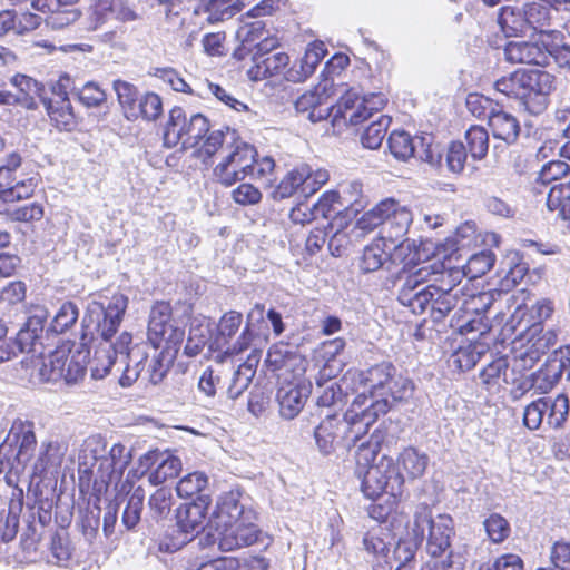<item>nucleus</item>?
<instances>
[{
	"instance_id": "obj_54",
	"label": "nucleus",
	"mask_w": 570,
	"mask_h": 570,
	"mask_svg": "<svg viewBox=\"0 0 570 570\" xmlns=\"http://www.w3.org/2000/svg\"><path fill=\"white\" fill-rule=\"evenodd\" d=\"M485 353V347L482 344H469L468 346L460 347L454 354V363L462 371L473 368Z\"/></svg>"
},
{
	"instance_id": "obj_23",
	"label": "nucleus",
	"mask_w": 570,
	"mask_h": 570,
	"mask_svg": "<svg viewBox=\"0 0 570 570\" xmlns=\"http://www.w3.org/2000/svg\"><path fill=\"white\" fill-rule=\"evenodd\" d=\"M65 453L66 448L59 442L41 443L32 465V476L42 478L48 472H56L61 466Z\"/></svg>"
},
{
	"instance_id": "obj_20",
	"label": "nucleus",
	"mask_w": 570,
	"mask_h": 570,
	"mask_svg": "<svg viewBox=\"0 0 570 570\" xmlns=\"http://www.w3.org/2000/svg\"><path fill=\"white\" fill-rule=\"evenodd\" d=\"M505 59L512 63L546 66L549 55L541 46L527 41H510L504 48Z\"/></svg>"
},
{
	"instance_id": "obj_56",
	"label": "nucleus",
	"mask_w": 570,
	"mask_h": 570,
	"mask_svg": "<svg viewBox=\"0 0 570 570\" xmlns=\"http://www.w3.org/2000/svg\"><path fill=\"white\" fill-rule=\"evenodd\" d=\"M173 357L174 356L166 350H163L153 356L147 370L149 382L158 384L163 381L170 368Z\"/></svg>"
},
{
	"instance_id": "obj_34",
	"label": "nucleus",
	"mask_w": 570,
	"mask_h": 570,
	"mask_svg": "<svg viewBox=\"0 0 570 570\" xmlns=\"http://www.w3.org/2000/svg\"><path fill=\"white\" fill-rule=\"evenodd\" d=\"M452 278L448 282V287L436 286L433 292V298L429 303L431 305L432 314L435 318H442L449 314L459 303V292L455 285L452 284Z\"/></svg>"
},
{
	"instance_id": "obj_55",
	"label": "nucleus",
	"mask_w": 570,
	"mask_h": 570,
	"mask_svg": "<svg viewBox=\"0 0 570 570\" xmlns=\"http://www.w3.org/2000/svg\"><path fill=\"white\" fill-rule=\"evenodd\" d=\"M78 316L77 306L72 302H65L52 320L51 330L56 333H63L77 322Z\"/></svg>"
},
{
	"instance_id": "obj_35",
	"label": "nucleus",
	"mask_w": 570,
	"mask_h": 570,
	"mask_svg": "<svg viewBox=\"0 0 570 570\" xmlns=\"http://www.w3.org/2000/svg\"><path fill=\"white\" fill-rule=\"evenodd\" d=\"M48 115L55 126L60 130H71L76 125L72 106L67 97L49 100L47 106Z\"/></svg>"
},
{
	"instance_id": "obj_13",
	"label": "nucleus",
	"mask_w": 570,
	"mask_h": 570,
	"mask_svg": "<svg viewBox=\"0 0 570 570\" xmlns=\"http://www.w3.org/2000/svg\"><path fill=\"white\" fill-rule=\"evenodd\" d=\"M569 413V399L564 394L552 397H539L525 406L523 413V424L529 430H538L543 423L552 429H559L563 425Z\"/></svg>"
},
{
	"instance_id": "obj_63",
	"label": "nucleus",
	"mask_w": 570,
	"mask_h": 570,
	"mask_svg": "<svg viewBox=\"0 0 570 570\" xmlns=\"http://www.w3.org/2000/svg\"><path fill=\"white\" fill-rule=\"evenodd\" d=\"M232 196L242 206L256 205L262 199V193L252 184H240L232 191Z\"/></svg>"
},
{
	"instance_id": "obj_43",
	"label": "nucleus",
	"mask_w": 570,
	"mask_h": 570,
	"mask_svg": "<svg viewBox=\"0 0 570 570\" xmlns=\"http://www.w3.org/2000/svg\"><path fill=\"white\" fill-rule=\"evenodd\" d=\"M337 90L341 96L337 104L333 105V121L340 124L341 120H356L353 109L360 100V92L356 89H345L344 86Z\"/></svg>"
},
{
	"instance_id": "obj_19",
	"label": "nucleus",
	"mask_w": 570,
	"mask_h": 570,
	"mask_svg": "<svg viewBox=\"0 0 570 570\" xmlns=\"http://www.w3.org/2000/svg\"><path fill=\"white\" fill-rule=\"evenodd\" d=\"M131 460L132 454L130 450L121 443L114 444L109 451V456L100 464L101 482L107 485L115 483V487L117 488L118 482L121 480V476Z\"/></svg>"
},
{
	"instance_id": "obj_11",
	"label": "nucleus",
	"mask_w": 570,
	"mask_h": 570,
	"mask_svg": "<svg viewBox=\"0 0 570 570\" xmlns=\"http://www.w3.org/2000/svg\"><path fill=\"white\" fill-rule=\"evenodd\" d=\"M440 267L441 265L436 263H425L416 271L411 272L400 288V303L410 307L414 314L423 313L433 298V289L436 286L428 285L422 287V284L429 282L432 275L438 274Z\"/></svg>"
},
{
	"instance_id": "obj_48",
	"label": "nucleus",
	"mask_w": 570,
	"mask_h": 570,
	"mask_svg": "<svg viewBox=\"0 0 570 570\" xmlns=\"http://www.w3.org/2000/svg\"><path fill=\"white\" fill-rule=\"evenodd\" d=\"M65 348H59L43 357L39 366V377L41 381H57L62 379Z\"/></svg>"
},
{
	"instance_id": "obj_1",
	"label": "nucleus",
	"mask_w": 570,
	"mask_h": 570,
	"mask_svg": "<svg viewBox=\"0 0 570 570\" xmlns=\"http://www.w3.org/2000/svg\"><path fill=\"white\" fill-rule=\"evenodd\" d=\"M129 299L126 295L116 293L109 302L92 301L88 304L83 322L87 327L94 326L101 342L95 350L94 357L90 361L91 376L96 380L106 377L112 366L118 363L125 365L119 377V384L124 387L131 386L137 381L141 371V362L146 358L145 352L140 347H130L132 335L129 332L120 333L115 341L112 337L117 333Z\"/></svg>"
},
{
	"instance_id": "obj_47",
	"label": "nucleus",
	"mask_w": 570,
	"mask_h": 570,
	"mask_svg": "<svg viewBox=\"0 0 570 570\" xmlns=\"http://www.w3.org/2000/svg\"><path fill=\"white\" fill-rule=\"evenodd\" d=\"M387 145L391 154L399 160H407L415 151L414 140L404 130L392 131Z\"/></svg>"
},
{
	"instance_id": "obj_40",
	"label": "nucleus",
	"mask_w": 570,
	"mask_h": 570,
	"mask_svg": "<svg viewBox=\"0 0 570 570\" xmlns=\"http://www.w3.org/2000/svg\"><path fill=\"white\" fill-rule=\"evenodd\" d=\"M63 366H62V379L67 383H76L78 380L82 379L86 374L87 368V353L83 351H75L71 352L69 350H65L63 357Z\"/></svg>"
},
{
	"instance_id": "obj_46",
	"label": "nucleus",
	"mask_w": 570,
	"mask_h": 570,
	"mask_svg": "<svg viewBox=\"0 0 570 570\" xmlns=\"http://www.w3.org/2000/svg\"><path fill=\"white\" fill-rule=\"evenodd\" d=\"M390 125L391 117L381 115L362 134V145L368 149H377L382 145Z\"/></svg>"
},
{
	"instance_id": "obj_10",
	"label": "nucleus",
	"mask_w": 570,
	"mask_h": 570,
	"mask_svg": "<svg viewBox=\"0 0 570 570\" xmlns=\"http://www.w3.org/2000/svg\"><path fill=\"white\" fill-rule=\"evenodd\" d=\"M404 476L399 472L391 458L382 456L371 465L362 479V492L368 499H376L383 493L397 498L403 492Z\"/></svg>"
},
{
	"instance_id": "obj_24",
	"label": "nucleus",
	"mask_w": 570,
	"mask_h": 570,
	"mask_svg": "<svg viewBox=\"0 0 570 570\" xmlns=\"http://www.w3.org/2000/svg\"><path fill=\"white\" fill-rule=\"evenodd\" d=\"M395 371L396 368L391 363L384 362L372 366L366 372L360 373V381L364 387L362 393L365 394L368 391L373 400L380 399V392L386 390Z\"/></svg>"
},
{
	"instance_id": "obj_8",
	"label": "nucleus",
	"mask_w": 570,
	"mask_h": 570,
	"mask_svg": "<svg viewBox=\"0 0 570 570\" xmlns=\"http://www.w3.org/2000/svg\"><path fill=\"white\" fill-rule=\"evenodd\" d=\"M208 132L209 121L204 115L187 117L183 108L174 107L164 129V145L173 148L180 144L184 149L194 148Z\"/></svg>"
},
{
	"instance_id": "obj_18",
	"label": "nucleus",
	"mask_w": 570,
	"mask_h": 570,
	"mask_svg": "<svg viewBox=\"0 0 570 570\" xmlns=\"http://www.w3.org/2000/svg\"><path fill=\"white\" fill-rule=\"evenodd\" d=\"M312 385L305 382H294L282 384L276 394L279 405V414L286 420H293L303 410L305 402L311 394Z\"/></svg>"
},
{
	"instance_id": "obj_58",
	"label": "nucleus",
	"mask_w": 570,
	"mask_h": 570,
	"mask_svg": "<svg viewBox=\"0 0 570 570\" xmlns=\"http://www.w3.org/2000/svg\"><path fill=\"white\" fill-rule=\"evenodd\" d=\"M490 540L494 543L503 542L510 534L509 522L500 514L492 513L483 522Z\"/></svg>"
},
{
	"instance_id": "obj_21",
	"label": "nucleus",
	"mask_w": 570,
	"mask_h": 570,
	"mask_svg": "<svg viewBox=\"0 0 570 570\" xmlns=\"http://www.w3.org/2000/svg\"><path fill=\"white\" fill-rule=\"evenodd\" d=\"M31 7L43 14H46V24L53 29L60 30L77 22L81 17V11L75 7L57 6V8L49 7L46 0H32Z\"/></svg>"
},
{
	"instance_id": "obj_25",
	"label": "nucleus",
	"mask_w": 570,
	"mask_h": 570,
	"mask_svg": "<svg viewBox=\"0 0 570 570\" xmlns=\"http://www.w3.org/2000/svg\"><path fill=\"white\" fill-rule=\"evenodd\" d=\"M259 360V351L254 350L247 356L246 361L238 365L227 390V394L232 400L238 399L248 389L253 377L255 376Z\"/></svg>"
},
{
	"instance_id": "obj_38",
	"label": "nucleus",
	"mask_w": 570,
	"mask_h": 570,
	"mask_svg": "<svg viewBox=\"0 0 570 570\" xmlns=\"http://www.w3.org/2000/svg\"><path fill=\"white\" fill-rule=\"evenodd\" d=\"M264 313L265 308L262 304H256L247 314V323L244 327L240 335L237 337V340L234 342L233 345L228 346L226 350V354H239L247 348L250 347L253 340H254V333L250 328L254 321L261 322L264 320Z\"/></svg>"
},
{
	"instance_id": "obj_42",
	"label": "nucleus",
	"mask_w": 570,
	"mask_h": 570,
	"mask_svg": "<svg viewBox=\"0 0 570 570\" xmlns=\"http://www.w3.org/2000/svg\"><path fill=\"white\" fill-rule=\"evenodd\" d=\"M538 1L539 2L531 1L524 4L523 10L530 32L539 31L543 33L544 28L549 26L551 19L550 12L553 9L546 2Z\"/></svg>"
},
{
	"instance_id": "obj_49",
	"label": "nucleus",
	"mask_w": 570,
	"mask_h": 570,
	"mask_svg": "<svg viewBox=\"0 0 570 570\" xmlns=\"http://www.w3.org/2000/svg\"><path fill=\"white\" fill-rule=\"evenodd\" d=\"M145 491L138 487L129 497L127 505L122 513V524L128 529H134L140 521V514L144 507Z\"/></svg>"
},
{
	"instance_id": "obj_44",
	"label": "nucleus",
	"mask_w": 570,
	"mask_h": 570,
	"mask_svg": "<svg viewBox=\"0 0 570 570\" xmlns=\"http://www.w3.org/2000/svg\"><path fill=\"white\" fill-rule=\"evenodd\" d=\"M38 181L35 177L18 180L14 185L11 184L9 188L0 190V213L6 210V204L27 199L31 197Z\"/></svg>"
},
{
	"instance_id": "obj_29",
	"label": "nucleus",
	"mask_w": 570,
	"mask_h": 570,
	"mask_svg": "<svg viewBox=\"0 0 570 570\" xmlns=\"http://www.w3.org/2000/svg\"><path fill=\"white\" fill-rule=\"evenodd\" d=\"M46 320V312L41 311L40 314H35L28 318L24 326L18 332L16 342L13 344L21 353H30L35 351V346L43 331V322Z\"/></svg>"
},
{
	"instance_id": "obj_50",
	"label": "nucleus",
	"mask_w": 570,
	"mask_h": 570,
	"mask_svg": "<svg viewBox=\"0 0 570 570\" xmlns=\"http://www.w3.org/2000/svg\"><path fill=\"white\" fill-rule=\"evenodd\" d=\"M469 151L474 159L485 157L489 148L488 131L480 126H472L465 134Z\"/></svg>"
},
{
	"instance_id": "obj_53",
	"label": "nucleus",
	"mask_w": 570,
	"mask_h": 570,
	"mask_svg": "<svg viewBox=\"0 0 570 570\" xmlns=\"http://www.w3.org/2000/svg\"><path fill=\"white\" fill-rule=\"evenodd\" d=\"M148 504L154 519H165L171 511V491L166 488L157 489L150 497Z\"/></svg>"
},
{
	"instance_id": "obj_5",
	"label": "nucleus",
	"mask_w": 570,
	"mask_h": 570,
	"mask_svg": "<svg viewBox=\"0 0 570 570\" xmlns=\"http://www.w3.org/2000/svg\"><path fill=\"white\" fill-rule=\"evenodd\" d=\"M413 222L412 212L394 198H386L366 212L358 220L357 227L362 230H372L383 225L384 240L393 245L395 256L399 257L405 249H411L413 243L405 236Z\"/></svg>"
},
{
	"instance_id": "obj_33",
	"label": "nucleus",
	"mask_w": 570,
	"mask_h": 570,
	"mask_svg": "<svg viewBox=\"0 0 570 570\" xmlns=\"http://www.w3.org/2000/svg\"><path fill=\"white\" fill-rule=\"evenodd\" d=\"M499 24L508 37L527 36L530 33L523 8H502L499 14Z\"/></svg>"
},
{
	"instance_id": "obj_7",
	"label": "nucleus",
	"mask_w": 570,
	"mask_h": 570,
	"mask_svg": "<svg viewBox=\"0 0 570 570\" xmlns=\"http://www.w3.org/2000/svg\"><path fill=\"white\" fill-rule=\"evenodd\" d=\"M33 424L17 420L12 423L6 441L0 445V473H6L9 485L17 482L24 471L36 448Z\"/></svg>"
},
{
	"instance_id": "obj_12",
	"label": "nucleus",
	"mask_w": 570,
	"mask_h": 570,
	"mask_svg": "<svg viewBox=\"0 0 570 570\" xmlns=\"http://www.w3.org/2000/svg\"><path fill=\"white\" fill-rule=\"evenodd\" d=\"M148 340L157 350L161 343H166L167 350L179 345L185 336V331L173 318V309L168 302H156L149 313Z\"/></svg>"
},
{
	"instance_id": "obj_28",
	"label": "nucleus",
	"mask_w": 570,
	"mask_h": 570,
	"mask_svg": "<svg viewBox=\"0 0 570 570\" xmlns=\"http://www.w3.org/2000/svg\"><path fill=\"white\" fill-rule=\"evenodd\" d=\"M243 323V315L239 312L236 311H229L225 313L222 318L219 320L218 327H217V337H216V344L219 348H224L223 354H218L216 356V361L218 363H223L226 357L233 356L234 354H226V350L228 346L233 345L234 343H229L230 338L235 336V334L238 332L240 325Z\"/></svg>"
},
{
	"instance_id": "obj_14",
	"label": "nucleus",
	"mask_w": 570,
	"mask_h": 570,
	"mask_svg": "<svg viewBox=\"0 0 570 570\" xmlns=\"http://www.w3.org/2000/svg\"><path fill=\"white\" fill-rule=\"evenodd\" d=\"M522 105L532 115L542 114L549 105V96L556 89V78L540 69H523Z\"/></svg>"
},
{
	"instance_id": "obj_17",
	"label": "nucleus",
	"mask_w": 570,
	"mask_h": 570,
	"mask_svg": "<svg viewBox=\"0 0 570 570\" xmlns=\"http://www.w3.org/2000/svg\"><path fill=\"white\" fill-rule=\"evenodd\" d=\"M140 474H145L153 465L156 469L149 474L148 479L153 485L165 483L169 479L178 476L181 471V461L169 451L150 450L138 460Z\"/></svg>"
},
{
	"instance_id": "obj_41",
	"label": "nucleus",
	"mask_w": 570,
	"mask_h": 570,
	"mask_svg": "<svg viewBox=\"0 0 570 570\" xmlns=\"http://www.w3.org/2000/svg\"><path fill=\"white\" fill-rule=\"evenodd\" d=\"M338 421L335 416H326L315 429L314 438L318 450L323 454H330L334 450L337 436Z\"/></svg>"
},
{
	"instance_id": "obj_22",
	"label": "nucleus",
	"mask_w": 570,
	"mask_h": 570,
	"mask_svg": "<svg viewBox=\"0 0 570 570\" xmlns=\"http://www.w3.org/2000/svg\"><path fill=\"white\" fill-rule=\"evenodd\" d=\"M208 498L199 497L197 501L185 504L177 510V525L185 533L204 529L207 517Z\"/></svg>"
},
{
	"instance_id": "obj_6",
	"label": "nucleus",
	"mask_w": 570,
	"mask_h": 570,
	"mask_svg": "<svg viewBox=\"0 0 570 570\" xmlns=\"http://www.w3.org/2000/svg\"><path fill=\"white\" fill-rule=\"evenodd\" d=\"M525 312L519 306L511 316V328L520 330L519 336L512 342L514 366L520 371L531 370L551 347L557 336L552 331L543 333L540 324H524L522 318Z\"/></svg>"
},
{
	"instance_id": "obj_64",
	"label": "nucleus",
	"mask_w": 570,
	"mask_h": 570,
	"mask_svg": "<svg viewBox=\"0 0 570 570\" xmlns=\"http://www.w3.org/2000/svg\"><path fill=\"white\" fill-rule=\"evenodd\" d=\"M551 561L560 570H570V543L556 542L551 550Z\"/></svg>"
},
{
	"instance_id": "obj_37",
	"label": "nucleus",
	"mask_w": 570,
	"mask_h": 570,
	"mask_svg": "<svg viewBox=\"0 0 570 570\" xmlns=\"http://www.w3.org/2000/svg\"><path fill=\"white\" fill-rule=\"evenodd\" d=\"M341 206L345 207L348 214L356 215L366 206L363 195V185L357 180L344 183L340 186Z\"/></svg>"
},
{
	"instance_id": "obj_15",
	"label": "nucleus",
	"mask_w": 570,
	"mask_h": 570,
	"mask_svg": "<svg viewBox=\"0 0 570 570\" xmlns=\"http://www.w3.org/2000/svg\"><path fill=\"white\" fill-rule=\"evenodd\" d=\"M332 88L333 83L324 80L313 90L304 92L295 101L296 111L306 115L312 122L326 119L333 112Z\"/></svg>"
},
{
	"instance_id": "obj_45",
	"label": "nucleus",
	"mask_w": 570,
	"mask_h": 570,
	"mask_svg": "<svg viewBox=\"0 0 570 570\" xmlns=\"http://www.w3.org/2000/svg\"><path fill=\"white\" fill-rule=\"evenodd\" d=\"M305 171L301 166L288 171L272 193L274 199L291 197L299 187L304 194Z\"/></svg>"
},
{
	"instance_id": "obj_61",
	"label": "nucleus",
	"mask_w": 570,
	"mask_h": 570,
	"mask_svg": "<svg viewBox=\"0 0 570 570\" xmlns=\"http://www.w3.org/2000/svg\"><path fill=\"white\" fill-rule=\"evenodd\" d=\"M50 551L57 562L68 561L70 559L72 548L66 532H57L51 537Z\"/></svg>"
},
{
	"instance_id": "obj_57",
	"label": "nucleus",
	"mask_w": 570,
	"mask_h": 570,
	"mask_svg": "<svg viewBox=\"0 0 570 570\" xmlns=\"http://www.w3.org/2000/svg\"><path fill=\"white\" fill-rule=\"evenodd\" d=\"M258 72L264 77H273L279 75L289 63V57L285 52H276L266 57L261 62L254 56Z\"/></svg>"
},
{
	"instance_id": "obj_36",
	"label": "nucleus",
	"mask_w": 570,
	"mask_h": 570,
	"mask_svg": "<svg viewBox=\"0 0 570 570\" xmlns=\"http://www.w3.org/2000/svg\"><path fill=\"white\" fill-rule=\"evenodd\" d=\"M399 464L406 472L409 479L421 478L429 464V456L416 448H405L399 455Z\"/></svg>"
},
{
	"instance_id": "obj_16",
	"label": "nucleus",
	"mask_w": 570,
	"mask_h": 570,
	"mask_svg": "<svg viewBox=\"0 0 570 570\" xmlns=\"http://www.w3.org/2000/svg\"><path fill=\"white\" fill-rule=\"evenodd\" d=\"M500 296L501 292H482L464 298L462 308L466 320L461 325V331L464 333H487L490 330V324L484 317V314Z\"/></svg>"
},
{
	"instance_id": "obj_4",
	"label": "nucleus",
	"mask_w": 570,
	"mask_h": 570,
	"mask_svg": "<svg viewBox=\"0 0 570 570\" xmlns=\"http://www.w3.org/2000/svg\"><path fill=\"white\" fill-rule=\"evenodd\" d=\"M413 390V382L395 372L386 390L380 392V399L373 400V396L360 393L344 415L351 432L354 433L353 440L365 434L377 417L389 411V396L393 401H405L412 396Z\"/></svg>"
},
{
	"instance_id": "obj_32",
	"label": "nucleus",
	"mask_w": 570,
	"mask_h": 570,
	"mask_svg": "<svg viewBox=\"0 0 570 570\" xmlns=\"http://www.w3.org/2000/svg\"><path fill=\"white\" fill-rule=\"evenodd\" d=\"M325 52L326 51L322 42L309 45L299 61V70H288L286 78L294 82L304 81L315 71L316 67L324 58Z\"/></svg>"
},
{
	"instance_id": "obj_27",
	"label": "nucleus",
	"mask_w": 570,
	"mask_h": 570,
	"mask_svg": "<svg viewBox=\"0 0 570 570\" xmlns=\"http://www.w3.org/2000/svg\"><path fill=\"white\" fill-rule=\"evenodd\" d=\"M494 262L495 256L492 252L482 250L480 253L473 254L462 267V271L452 269L446 273V276L452 278V281L458 282H460V276H465L469 279H475L489 272L492 268Z\"/></svg>"
},
{
	"instance_id": "obj_2",
	"label": "nucleus",
	"mask_w": 570,
	"mask_h": 570,
	"mask_svg": "<svg viewBox=\"0 0 570 570\" xmlns=\"http://www.w3.org/2000/svg\"><path fill=\"white\" fill-rule=\"evenodd\" d=\"M209 524L217 532L218 548L226 552L254 544L261 534L252 522V512L245 511L234 494L219 499Z\"/></svg>"
},
{
	"instance_id": "obj_51",
	"label": "nucleus",
	"mask_w": 570,
	"mask_h": 570,
	"mask_svg": "<svg viewBox=\"0 0 570 570\" xmlns=\"http://www.w3.org/2000/svg\"><path fill=\"white\" fill-rule=\"evenodd\" d=\"M522 77L523 69H519L512 72L510 76L498 79L494 83V87L499 92L508 97L517 98L522 101L524 97V82L522 81Z\"/></svg>"
},
{
	"instance_id": "obj_62",
	"label": "nucleus",
	"mask_w": 570,
	"mask_h": 570,
	"mask_svg": "<svg viewBox=\"0 0 570 570\" xmlns=\"http://www.w3.org/2000/svg\"><path fill=\"white\" fill-rule=\"evenodd\" d=\"M291 353L292 350L286 344L278 343L271 346L266 357V364L268 368L274 372L284 370V364Z\"/></svg>"
},
{
	"instance_id": "obj_60",
	"label": "nucleus",
	"mask_w": 570,
	"mask_h": 570,
	"mask_svg": "<svg viewBox=\"0 0 570 570\" xmlns=\"http://www.w3.org/2000/svg\"><path fill=\"white\" fill-rule=\"evenodd\" d=\"M301 168L305 171L306 176L304 180V194L306 196L316 193L330 179V174L326 169L318 168L312 170L307 165H302Z\"/></svg>"
},
{
	"instance_id": "obj_9",
	"label": "nucleus",
	"mask_w": 570,
	"mask_h": 570,
	"mask_svg": "<svg viewBox=\"0 0 570 570\" xmlns=\"http://www.w3.org/2000/svg\"><path fill=\"white\" fill-rule=\"evenodd\" d=\"M257 151L254 146L236 140L224 149V155L214 167L215 178L225 186H232L254 176Z\"/></svg>"
},
{
	"instance_id": "obj_26",
	"label": "nucleus",
	"mask_w": 570,
	"mask_h": 570,
	"mask_svg": "<svg viewBox=\"0 0 570 570\" xmlns=\"http://www.w3.org/2000/svg\"><path fill=\"white\" fill-rule=\"evenodd\" d=\"M489 127L497 139L513 144L519 137L520 125L518 119L503 110H492L489 115Z\"/></svg>"
},
{
	"instance_id": "obj_3",
	"label": "nucleus",
	"mask_w": 570,
	"mask_h": 570,
	"mask_svg": "<svg viewBox=\"0 0 570 570\" xmlns=\"http://www.w3.org/2000/svg\"><path fill=\"white\" fill-rule=\"evenodd\" d=\"M411 533L415 543L399 542L395 553L401 558L404 550V560L409 561L414 557L415 549L426 539V552L432 558L441 557L451 548V539L454 535L453 519L448 514L433 517L432 510L426 504L416 507Z\"/></svg>"
},
{
	"instance_id": "obj_39",
	"label": "nucleus",
	"mask_w": 570,
	"mask_h": 570,
	"mask_svg": "<svg viewBox=\"0 0 570 570\" xmlns=\"http://www.w3.org/2000/svg\"><path fill=\"white\" fill-rule=\"evenodd\" d=\"M236 140L235 131L229 130V128H226L225 130H213L199 148V157L204 159L212 158L219 150H222V154L224 155V149Z\"/></svg>"
},
{
	"instance_id": "obj_52",
	"label": "nucleus",
	"mask_w": 570,
	"mask_h": 570,
	"mask_svg": "<svg viewBox=\"0 0 570 570\" xmlns=\"http://www.w3.org/2000/svg\"><path fill=\"white\" fill-rule=\"evenodd\" d=\"M207 483L208 479L204 472H193L180 479L176 491L181 498H190L200 493L207 487Z\"/></svg>"
},
{
	"instance_id": "obj_59",
	"label": "nucleus",
	"mask_w": 570,
	"mask_h": 570,
	"mask_svg": "<svg viewBox=\"0 0 570 570\" xmlns=\"http://www.w3.org/2000/svg\"><path fill=\"white\" fill-rule=\"evenodd\" d=\"M237 7L234 0H207L206 12L209 22H218L235 14Z\"/></svg>"
},
{
	"instance_id": "obj_31",
	"label": "nucleus",
	"mask_w": 570,
	"mask_h": 570,
	"mask_svg": "<svg viewBox=\"0 0 570 570\" xmlns=\"http://www.w3.org/2000/svg\"><path fill=\"white\" fill-rule=\"evenodd\" d=\"M393 245H390L383 238H376L368 244L361 257L360 267L365 273H371L380 269L384 263H386L391 256L390 250Z\"/></svg>"
},
{
	"instance_id": "obj_30",
	"label": "nucleus",
	"mask_w": 570,
	"mask_h": 570,
	"mask_svg": "<svg viewBox=\"0 0 570 570\" xmlns=\"http://www.w3.org/2000/svg\"><path fill=\"white\" fill-rule=\"evenodd\" d=\"M266 33L265 24L262 21L244 22L236 31V39L240 45L235 49L234 56L244 59L253 49H256V43Z\"/></svg>"
}]
</instances>
